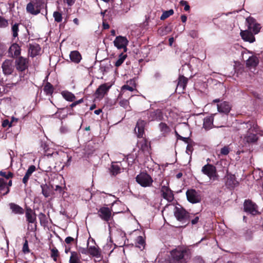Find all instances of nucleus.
<instances>
[{
	"label": "nucleus",
	"instance_id": "nucleus-1",
	"mask_svg": "<svg viewBox=\"0 0 263 263\" xmlns=\"http://www.w3.org/2000/svg\"><path fill=\"white\" fill-rule=\"evenodd\" d=\"M188 249L182 247H178L170 252V256L176 263H186L190 258Z\"/></svg>",
	"mask_w": 263,
	"mask_h": 263
},
{
	"label": "nucleus",
	"instance_id": "nucleus-2",
	"mask_svg": "<svg viewBox=\"0 0 263 263\" xmlns=\"http://www.w3.org/2000/svg\"><path fill=\"white\" fill-rule=\"evenodd\" d=\"M174 216L178 221L181 222L182 225L177 226L179 228H184L190 222V214L183 208L176 206L174 211Z\"/></svg>",
	"mask_w": 263,
	"mask_h": 263
},
{
	"label": "nucleus",
	"instance_id": "nucleus-3",
	"mask_svg": "<svg viewBox=\"0 0 263 263\" xmlns=\"http://www.w3.org/2000/svg\"><path fill=\"white\" fill-rule=\"evenodd\" d=\"M164 180L160 182L161 186L160 193L161 196L168 202H172L174 199V194L173 191L171 189L169 186V182L166 181V183H163Z\"/></svg>",
	"mask_w": 263,
	"mask_h": 263
},
{
	"label": "nucleus",
	"instance_id": "nucleus-4",
	"mask_svg": "<svg viewBox=\"0 0 263 263\" xmlns=\"http://www.w3.org/2000/svg\"><path fill=\"white\" fill-rule=\"evenodd\" d=\"M44 4V0H32L27 5V12L33 15H37L41 12Z\"/></svg>",
	"mask_w": 263,
	"mask_h": 263
},
{
	"label": "nucleus",
	"instance_id": "nucleus-5",
	"mask_svg": "<svg viewBox=\"0 0 263 263\" xmlns=\"http://www.w3.org/2000/svg\"><path fill=\"white\" fill-rule=\"evenodd\" d=\"M201 172L213 181L218 179L216 168L212 164L208 163L204 165L202 168Z\"/></svg>",
	"mask_w": 263,
	"mask_h": 263
},
{
	"label": "nucleus",
	"instance_id": "nucleus-6",
	"mask_svg": "<svg viewBox=\"0 0 263 263\" xmlns=\"http://www.w3.org/2000/svg\"><path fill=\"white\" fill-rule=\"evenodd\" d=\"M137 182L142 187L151 186L154 181L152 177L146 173H141L136 177Z\"/></svg>",
	"mask_w": 263,
	"mask_h": 263
},
{
	"label": "nucleus",
	"instance_id": "nucleus-7",
	"mask_svg": "<svg viewBox=\"0 0 263 263\" xmlns=\"http://www.w3.org/2000/svg\"><path fill=\"white\" fill-rule=\"evenodd\" d=\"M15 67L16 69L21 72H23L28 69L29 67V59L22 56L15 58Z\"/></svg>",
	"mask_w": 263,
	"mask_h": 263
},
{
	"label": "nucleus",
	"instance_id": "nucleus-8",
	"mask_svg": "<svg viewBox=\"0 0 263 263\" xmlns=\"http://www.w3.org/2000/svg\"><path fill=\"white\" fill-rule=\"evenodd\" d=\"M137 146L145 155L147 156L151 154V142L145 138H141V139L138 141Z\"/></svg>",
	"mask_w": 263,
	"mask_h": 263
},
{
	"label": "nucleus",
	"instance_id": "nucleus-9",
	"mask_svg": "<svg viewBox=\"0 0 263 263\" xmlns=\"http://www.w3.org/2000/svg\"><path fill=\"white\" fill-rule=\"evenodd\" d=\"M111 209L108 207L102 206L98 211V216L103 221L108 222L113 218Z\"/></svg>",
	"mask_w": 263,
	"mask_h": 263
},
{
	"label": "nucleus",
	"instance_id": "nucleus-10",
	"mask_svg": "<svg viewBox=\"0 0 263 263\" xmlns=\"http://www.w3.org/2000/svg\"><path fill=\"white\" fill-rule=\"evenodd\" d=\"M187 200L192 203H199L201 201V196L199 192L194 189L187 190L186 192Z\"/></svg>",
	"mask_w": 263,
	"mask_h": 263
},
{
	"label": "nucleus",
	"instance_id": "nucleus-11",
	"mask_svg": "<svg viewBox=\"0 0 263 263\" xmlns=\"http://www.w3.org/2000/svg\"><path fill=\"white\" fill-rule=\"evenodd\" d=\"M128 44V41L127 38L121 35L117 36L114 41V46L118 49H123L125 52L127 51Z\"/></svg>",
	"mask_w": 263,
	"mask_h": 263
},
{
	"label": "nucleus",
	"instance_id": "nucleus-12",
	"mask_svg": "<svg viewBox=\"0 0 263 263\" xmlns=\"http://www.w3.org/2000/svg\"><path fill=\"white\" fill-rule=\"evenodd\" d=\"M3 73L6 76L12 74L14 70L13 62L12 60L6 59L2 64Z\"/></svg>",
	"mask_w": 263,
	"mask_h": 263
},
{
	"label": "nucleus",
	"instance_id": "nucleus-13",
	"mask_svg": "<svg viewBox=\"0 0 263 263\" xmlns=\"http://www.w3.org/2000/svg\"><path fill=\"white\" fill-rule=\"evenodd\" d=\"M147 117L149 121H160L164 119L163 112L159 109L149 111L147 112Z\"/></svg>",
	"mask_w": 263,
	"mask_h": 263
},
{
	"label": "nucleus",
	"instance_id": "nucleus-14",
	"mask_svg": "<svg viewBox=\"0 0 263 263\" xmlns=\"http://www.w3.org/2000/svg\"><path fill=\"white\" fill-rule=\"evenodd\" d=\"M248 23V30L255 34H257L261 28L260 25L256 22L255 18L252 17H249L247 19Z\"/></svg>",
	"mask_w": 263,
	"mask_h": 263
},
{
	"label": "nucleus",
	"instance_id": "nucleus-15",
	"mask_svg": "<svg viewBox=\"0 0 263 263\" xmlns=\"http://www.w3.org/2000/svg\"><path fill=\"white\" fill-rule=\"evenodd\" d=\"M243 206L244 211L247 213L255 215L258 212L257 210V205L249 199L246 200L245 201Z\"/></svg>",
	"mask_w": 263,
	"mask_h": 263
},
{
	"label": "nucleus",
	"instance_id": "nucleus-16",
	"mask_svg": "<svg viewBox=\"0 0 263 263\" xmlns=\"http://www.w3.org/2000/svg\"><path fill=\"white\" fill-rule=\"evenodd\" d=\"M25 217L29 223H35V229L36 227V215L30 208L27 207L25 210Z\"/></svg>",
	"mask_w": 263,
	"mask_h": 263
},
{
	"label": "nucleus",
	"instance_id": "nucleus-17",
	"mask_svg": "<svg viewBox=\"0 0 263 263\" xmlns=\"http://www.w3.org/2000/svg\"><path fill=\"white\" fill-rule=\"evenodd\" d=\"M21 48L16 43H13L8 49L9 55L14 59L21 56Z\"/></svg>",
	"mask_w": 263,
	"mask_h": 263
},
{
	"label": "nucleus",
	"instance_id": "nucleus-18",
	"mask_svg": "<svg viewBox=\"0 0 263 263\" xmlns=\"http://www.w3.org/2000/svg\"><path fill=\"white\" fill-rule=\"evenodd\" d=\"M146 122L144 120L139 119L137 122L135 131L137 134V136L139 138H143L144 135V127Z\"/></svg>",
	"mask_w": 263,
	"mask_h": 263
},
{
	"label": "nucleus",
	"instance_id": "nucleus-19",
	"mask_svg": "<svg viewBox=\"0 0 263 263\" xmlns=\"http://www.w3.org/2000/svg\"><path fill=\"white\" fill-rule=\"evenodd\" d=\"M226 184L229 188L233 189L238 186L239 182L236 180L234 175L228 173Z\"/></svg>",
	"mask_w": 263,
	"mask_h": 263
},
{
	"label": "nucleus",
	"instance_id": "nucleus-20",
	"mask_svg": "<svg viewBox=\"0 0 263 263\" xmlns=\"http://www.w3.org/2000/svg\"><path fill=\"white\" fill-rule=\"evenodd\" d=\"M10 191V189L7 187L5 179L0 178V201L2 200L4 196H6L9 193Z\"/></svg>",
	"mask_w": 263,
	"mask_h": 263
},
{
	"label": "nucleus",
	"instance_id": "nucleus-21",
	"mask_svg": "<svg viewBox=\"0 0 263 263\" xmlns=\"http://www.w3.org/2000/svg\"><path fill=\"white\" fill-rule=\"evenodd\" d=\"M111 85L109 83H104L99 86L96 91V94L98 96L103 97L107 93Z\"/></svg>",
	"mask_w": 263,
	"mask_h": 263
},
{
	"label": "nucleus",
	"instance_id": "nucleus-22",
	"mask_svg": "<svg viewBox=\"0 0 263 263\" xmlns=\"http://www.w3.org/2000/svg\"><path fill=\"white\" fill-rule=\"evenodd\" d=\"M88 254L92 257L100 259L103 258L101 250L98 246H90L88 248Z\"/></svg>",
	"mask_w": 263,
	"mask_h": 263
},
{
	"label": "nucleus",
	"instance_id": "nucleus-23",
	"mask_svg": "<svg viewBox=\"0 0 263 263\" xmlns=\"http://www.w3.org/2000/svg\"><path fill=\"white\" fill-rule=\"evenodd\" d=\"M240 36L241 38L246 42L253 43L255 41L253 33L249 30L241 31Z\"/></svg>",
	"mask_w": 263,
	"mask_h": 263
},
{
	"label": "nucleus",
	"instance_id": "nucleus-24",
	"mask_svg": "<svg viewBox=\"0 0 263 263\" xmlns=\"http://www.w3.org/2000/svg\"><path fill=\"white\" fill-rule=\"evenodd\" d=\"M9 206L12 213L16 215H23L24 214L25 210L19 205L15 203H10Z\"/></svg>",
	"mask_w": 263,
	"mask_h": 263
},
{
	"label": "nucleus",
	"instance_id": "nucleus-25",
	"mask_svg": "<svg viewBox=\"0 0 263 263\" xmlns=\"http://www.w3.org/2000/svg\"><path fill=\"white\" fill-rule=\"evenodd\" d=\"M214 116L206 117L203 120V128L205 130H209L214 127Z\"/></svg>",
	"mask_w": 263,
	"mask_h": 263
},
{
	"label": "nucleus",
	"instance_id": "nucleus-26",
	"mask_svg": "<svg viewBox=\"0 0 263 263\" xmlns=\"http://www.w3.org/2000/svg\"><path fill=\"white\" fill-rule=\"evenodd\" d=\"M231 109V106L228 102L224 101L220 104H217V110L219 112L228 114Z\"/></svg>",
	"mask_w": 263,
	"mask_h": 263
},
{
	"label": "nucleus",
	"instance_id": "nucleus-27",
	"mask_svg": "<svg viewBox=\"0 0 263 263\" xmlns=\"http://www.w3.org/2000/svg\"><path fill=\"white\" fill-rule=\"evenodd\" d=\"M42 193L45 198H48L51 195L52 186H50L47 183L42 184L41 185Z\"/></svg>",
	"mask_w": 263,
	"mask_h": 263
},
{
	"label": "nucleus",
	"instance_id": "nucleus-28",
	"mask_svg": "<svg viewBox=\"0 0 263 263\" xmlns=\"http://www.w3.org/2000/svg\"><path fill=\"white\" fill-rule=\"evenodd\" d=\"M259 64L258 58L255 55H252L246 61V66L248 67H256Z\"/></svg>",
	"mask_w": 263,
	"mask_h": 263
},
{
	"label": "nucleus",
	"instance_id": "nucleus-29",
	"mask_svg": "<svg viewBox=\"0 0 263 263\" xmlns=\"http://www.w3.org/2000/svg\"><path fill=\"white\" fill-rule=\"evenodd\" d=\"M69 263H82L81 254L76 251H71Z\"/></svg>",
	"mask_w": 263,
	"mask_h": 263
},
{
	"label": "nucleus",
	"instance_id": "nucleus-30",
	"mask_svg": "<svg viewBox=\"0 0 263 263\" xmlns=\"http://www.w3.org/2000/svg\"><path fill=\"white\" fill-rule=\"evenodd\" d=\"M187 82V78H186L183 76H179L178 79L177 89H178V88H181L182 89V91H183L184 90H185Z\"/></svg>",
	"mask_w": 263,
	"mask_h": 263
},
{
	"label": "nucleus",
	"instance_id": "nucleus-31",
	"mask_svg": "<svg viewBox=\"0 0 263 263\" xmlns=\"http://www.w3.org/2000/svg\"><path fill=\"white\" fill-rule=\"evenodd\" d=\"M160 131L163 136L165 137L171 131V128L164 122H161L158 125Z\"/></svg>",
	"mask_w": 263,
	"mask_h": 263
},
{
	"label": "nucleus",
	"instance_id": "nucleus-32",
	"mask_svg": "<svg viewBox=\"0 0 263 263\" xmlns=\"http://www.w3.org/2000/svg\"><path fill=\"white\" fill-rule=\"evenodd\" d=\"M69 56L71 61L77 64L79 63L82 59L81 54L77 50L71 51Z\"/></svg>",
	"mask_w": 263,
	"mask_h": 263
},
{
	"label": "nucleus",
	"instance_id": "nucleus-33",
	"mask_svg": "<svg viewBox=\"0 0 263 263\" xmlns=\"http://www.w3.org/2000/svg\"><path fill=\"white\" fill-rule=\"evenodd\" d=\"M40 51L41 47H40L39 45H29V51L31 57H34L38 55L40 53Z\"/></svg>",
	"mask_w": 263,
	"mask_h": 263
},
{
	"label": "nucleus",
	"instance_id": "nucleus-34",
	"mask_svg": "<svg viewBox=\"0 0 263 263\" xmlns=\"http://www.w3.org/2000/svg\"><path fill=\"white\" fill-rule=\"evenodd\" d=\"M54 90L53 86L48 82H46L43 86V91L46 96H52Z\"/></svg>",
	"mask_w": 263,
	"mask_h": 263
},
{
	"label": "nucleus",
	"instance_id": "nucleus-35",
	"mask_svg": "<svg viewBox=\"0 0 263 263\" xmlns=\"http://www.w3.org/2000/svg\"><path fill=\"white\" fill-rule=\"evenodd\" d=\"M11 31L12 33V35L13 39L16 37H18V32H19V26L21 25V23H13V22L11 23Z\"/></svg>",
	"mask_w": 263,
	"mask_h": 263
},
{
	"label": "nucleus",
	"instance_id": "nucleus-36",
	"mask_svg": "<svg viewBox=\"0 0 263 263\" xmlns=\"http://www.w3.org/2000/svg\"><path fill=\"white\" fill-rule=\"evenodd\" d=\"M61 95L66 101L69 102H73L76 99L73 93L67 90L63 91Z\"/></svg>",
	"mask_w": 263,
	"mask_h": 263
},
{
	"label": "nucleus",
	"instance_id": "nucleus-37",
	"mask_svg": "<svg viewBox=\"0 0 263 263\" xmlns=\"http://www.w3.org/2000/svg\"><path fill=\"white\" fill-rule=\"evenodd\" d=\"M247 133V134L245 136L244 138V140L246 141L247 143H254L257 140L258 137L256 134L250 133L249 132Z\"/></svg>",
	"mask_w": 263,
	"mask_h": 263
},
{
	"label": "nucleus",
	"instance_id": "nucleus-38",
	"mask_svg": "<svg viewBox=\"0 0 263 263\" xmlns=\"http://www.w3.org/2000/svg\"><path fill=\"white\" fill-rule=\"evenodd\" d=\"M145 246V241L144 238L139 236L137 237L136 241V246L141 250L144 249Z\"/></svg>",
	"mask_w": 263,
	"mask_h": 263
},
{
	"label": "nucleus",
	"instance_id": "nucleus-39",
	"mask_svg": "<svg viewBox=\"0 0 263 263\" xmlns=\"http://www.w3.org/2000/svg\"><path fill=\"white\" fill-rule=\"evenodd\" d=\"M110 173L111 175L116 176L120 173V167L116 164H112L110 168Z\"/></svg>",
	"mask_w": 263,
	"mask_h": 263
},
{
	"label": "nucleus",
	"instance_id": "nucleus-40",
	"mask_svg": "<svg viewBox=\"0 0 263 263\" xmlns=\"http://www.w3.org/2000/svg\"><path fill=\"white\" fill-rule=\"evenodd\" d=\"M50 250L51 251V257L53 259V260L54 261H57L58 260V258L60 256V253L59 251L55 247H53L52 248H50Z\"/></svg>",
	"mask_w": 263,
	"mask_h": 263
},
{
	"label": "nucleus",
	"instance_id": "nucleus-41",
	"mask_svg": "<svg viewBox=\"0 0 263 263\" xmlns=\"http://www.w3.org/2000/svg\"><path fill=\"white\" fill-rule=\"evenodd\" d=\"M127 58V55L123 53H121L119 55L118 59L115 63V66L117 67L120 66L124 62L125 59Z\"/></svg>",
	"mask_w": 263,
	"mask_h": 263
},
{
	"label": "nucleus",
	"instance_id": "nucleus-42",
	"mask_svg": "<svg viewBox=\"0 0 263 263\" xmlns=\"http://www.w3.org/2000/svg\"><path fill=\"white\" fill-rule=\"evenodd\" d=\"M252 127V122L248 121L247 122H243L240 124L239 130L246 129L247 132H249Z\"/></svg>",
	"mask_w": 263,
	"mask_h": 263
},
{
	"label": "nucleus",
	"instance_id": "nucleus-43",
	"mask_svg": "<svg viewBox=\"0 0 263 263\" xmlns=\"http://www.w3.org/2000/svg\"><path fill=\"white\" fill-rule=\"evenodd\" d=\"M174 14V10L173 9H170L168 11H165L163 12L162 14L160 17V19L161 20H164L166 18H168L171 15Z\"/></svg>",
	"mask_w": 263,
	"mask_h": 263
},
{
	"label": "nucleus",
	"instance_id": "nucleus-44",
	"mask_svg": "<svg viewBox=\"0 0 263 263\" xmlns=\"http://www.w3.org/2000/svg\"><path fill=\"white\" fill-rule=\"evenodd\" d=\"M53 16L54 18L55 22L60 23L62 22L63 17L62 13L59 11H55L53 12Z\"/></svg>",
	"mask_w": 263,
	"mask_h": 263
},
{
	"label": "nucleus",
	"instance_id": "nucleus-45",
	"mask_svg": "<svg viewBox=\"0 0 263 263\" xmlns=\"http://www.w3.org/2000/svg\"><path fill=\"white\" fill-rule=\"evenodd\" d=\"M0 176L7 179H9L13 178L14 174L11 172H6L0 171Z\"/></svg>",
	"mask_w": 263,
	"mask_h": 263
},
{
	"label": "nucleus",
	"instance_id": "nucleus-46",
	"mask_svg": "<svg viewBox=\"0 0 263 263\" xmlns=\"http://www.w3.org/2000/svg\"><path fill=\"white\" fill-rule=\"evenodd\" d=\"M8 25V21L3 16H0V28H6Z\"/></svg>",
	"mask_w": 263,
	"mask_h": 263
},
{
	"label": "nucleus",
	"instance_id": "nucleus-47",
	"mask_svg": "<svg viewBox=\"0 0 263 263\" xmlns=\"http://www.w3.org/2000/svg\"><path fill=\"white\" fill-rule=\"evenodd\" d=\"M39 218L41 224H46L47 222L46 215L43 213H40L39 214Z\"/></svg>",
	"mask_w": 263,
	"mask_h": 263
},
{
	"label": "nucleus",
	"instance_id": "nucleus-48",
	"mask_svg": "<svg viewBox=\"0 0 263 263\" xmlns=\"http://www.w3.org/2000/svg\"><path fill=\"white\" fill-rule=\"evenodd\" d=\"M89 242L87 241V247L86 248H81L80 247L79 250V253H80L81 254H84V255H88V248H89Z\"/></svg>",
	"mask_w": 263,
	"mask_h": 263
},
{
	"label": "nucleus",
	"instance_id": "nucleus-49",
	"mask_svg": "<svg viewBox=\"0 0 263 263\" xmlns=\"http://www.w3.org/2000/svg\"><path fill=\"white\" fill-rule=\"evenodd\" d=\"M54 190L58 194H59L60 196H63L64 193H65L64 189L59 185H57L55 186Z\"/></svg>",
	"mask_w": 263,
	"mask_h": 263
},
{
	"label": "nucleus",
	"instance_id": "nucleus-50",
	"mask_svg": "<svg viewBox=\"0 0 263 263\" xmlns=\"http://www.w3.org/2000/svg\"><path fill=\"white\" fill-rule=\"evenodd\" d=\"M99 71H100L101 73H102V76L101 77V78L102 79L103 78V76L104 75V74L107 72L108 70V67L107 66H104V65H100V68H99Z\"/></svg>",
	"mask_w": 263,
	"mask_h": 263
},
{
	"label": "nucleus",
	"instance_id": "nucleus-51",
	"mask_svg": "<svg viewBox=\"0 0 263 263\" xmlns=\"http://www.w3.org/2000/svg\"><path fill=\"white\" fill-rule=\"evenodd\" d=\"M230 152V148L228 146H224L220 149V155L226 156Z\"/></svg>",
	"mask_w": 263,
	"mask_h": 263
},
{
	"label": "nucleus",
	"instance_id": "nucleus-52",
	"mask_svg": "<svg viewBox=\"0 0 263 263\" xmlns=\"http://www.w3.org/2000/svg\"><path fill=\"white\" fill-rule=\"evenodd\" d=\"M23 252L25 254L30 252V250L28 247V242L27 239H25V241L23 244Z\"/></svg>",
	"mask_w": 263,
	"mask_h": 263
},
{
	"label": "nucleus",
	"instance_id": "nucleus-53",
	"mask_svg": "<svg viewBox=\"0 0 263 263\" xmlns=\"http://www.w3.org/2000/svg\"><path fill=\"white\" fill-rule=\"evenodd\" d=\"M31 176V175L30 173H28L27 172H26L25 176L22 179V182L25 184V186L27 185L28 180Z\"/></svg>",
	"mask_w": 263,
	"mask_h": 263
},
{
	"label": "nucleus",
	"instance_id": "nucleus-54",
	"mask_svg": "<svg viewBox=\"0 0 263 263\" xmlns=\"http://www.w3.org/2000/svg\"><path fill=\"white\" fill-rule=\"evenodd\" d=\"M129 101L126 99H122L119 102L120 105L124 108H127V106L129 105Z\"/></svg>",
	"mask_w": 263,
	"mask_h": 263
},
{
	"label": "nucleus",
	"instance_id": "nucleus-55",
	"mask_svg": "<svg viewBox=\"0 0 263 263\" xmlns=\"http://www.w3.org/2000/svg\"><path fill=\"white\" fill-rule=\"evenodd\" d=\"M180 4L181 6H184V10L186 11H187L190 9V6L188 4V3L185 1H181L180 2Z\"/></svg>",
	"mask_w": 263,
	"mask_h": 263
},
{
	"label": "nucleus",
	"instance_id": "nucleus-56",
	"mask_svg": "<svg viewBox=\"0 0 263 263\" xmlns=\"http://www.w3.org/2000/svg\"><path fill=\"white\" fill-rule=\"evenodd\" d=\"M160 263H176L175 260L170 256L160 261Z\"/></svg>",
	"mask_w": 263,
	"mask_h": 263
},
{
	"label": "nucleus",
	"instance_id": "nucleus-57",
	"mask_svg": "<svg viewBox=\"0 0 263 263\" xmlns=\"http://www.w3.org/2000/svg\"><path fill=\"white\" fill-rule=\"evenodd\" d=\"M2 125L3 127H6L7 126L11 127L12 122H10L8 119H5L3 121Z\"/></svg>",
	"mask_w": 263,
	"mask_h": 263
},
{
	"label": "nucleus",
	"instance_id": "nucleus-58",
	"mask_svg": "<svg viewBox=\"0 0 263 263\" xmlns=\"http://www.w3.org/2000/svg\"><path fill=\"white\" fill-rule=\"evenodd\" d=\"M35 170H36L35 166L34 165H31L29 166L27 172L28 173H30L31 175H32V174L35 171Z\"/></svg>",
	"mask_w": 263,
	"mask_h": 263
},
{
	"label": "nucleus",
	"instance_id": "nucleus-59",
	"mask_svg": "<svg viewBox=\"0 0 263 263\" xmlns=\"http://www.w3.org/2000/svg\"><path fill=\"white\" fill-rule=\"evenodd\" d=\"M122 89H126L130 91H133L134 88L132 86H130L128 85H124L122 87Z\"/></svg>",
	"mask_w": 263,
	"mask_h": 263
},
{
	"label": "nucleus",
	"instance_id": "nucleus-60",
	"mask_svg": "<svg viewBox=\"0 0 263 263\" xmlns=\"http://www.w3.org/2000/svg\"><path fill=\"white\" fill-rule=\"evenodd\" d=\"M74 238L70 237V236H68V237H67L65 239V242L67 243V244H70V243H71L72 242H73L74 241Z\"/></svg>",
	"mask_w": 263,
	"mask_h": 263
},
{
	"label": "nucleus",
	"instance_id": "nucleus-61",
	"mask_svg": "<svg viewBox=\"0 0 263 263\" xmlns=\"http://www.w3.org/2000/svg\"><path fill=\"white\" fill-rule=\"evenodd\" d=\"M65 3H66L69 6H71L75 3L76 0H63Z\"/></svg>",
	"mask_w": 263,
	"mask_h": 263
},
{
	"label": "nucleus",
	"instance_id": "nucleus-62",
	"mask_svg": "<svg viewBox=\"0 0 263 263\" xmlns=\"http://www.w3.org/2000/svg\"><path fill=\"white\" fill-rule=\"evenodd\" d=\"M199 217L198 216H196L194 219H193L191 221V222L192 223V225H194V224H196L198 223V221H199Z\"/></svg>",
	"mask_w": 263,
	"mask_h": 263
},
{
	"label": "nucleus",
	"instance_id": "nucleus-63",
	"mask_svg": "<svg viewBox=\"0 0 263 263\" xmlns=\"http://www.w3.org/2000/svg\"><path fill=\"white\" fill-rule=\"evenodd\" d=\"M102 26L103 29H108L109 28V25L104 20H103Z\"/></svg>",
	"mask_w": 263,
	"mask_h": 263
},
{
	"label": "nucleus",
	"instance_id": "nucleus-64",
	"mask_svg": "<svg viewBox=\"0 0 263 263\" xmlns=\"http://www.w3.org/2000/svg\"><path fill=\"white\" fill-rule=\"evenodd\" d=\"M6 184L7 185V187H8V189H10V187L12 185V180H9L8 182L6 181Z\"/></svg>",
	"mask_w": 263,
	"mask_h": 263
}]
</instances>
